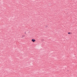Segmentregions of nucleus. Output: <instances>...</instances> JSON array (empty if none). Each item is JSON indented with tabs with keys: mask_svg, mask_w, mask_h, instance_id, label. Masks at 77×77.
I'll return each mask as SVG.
<instances>
[{
	"mask_svg": "<svg viewBox=\"0 0 77 77\" xmlns=\"http://www.w3.org/2000/svg\"><path fill=\"white\" fill-rule=\"evenodd\" d=\"M68 34L69 35H71L72 34V33L69 32L68 33Z\"/></svg>",
	"mask_w": 77,
	"mask_h": 77,
	"instance_id": "obj_2",
	"label": "nucleus"
},
{
	"mask_svg": "<svg viewBox=\"0 0 77 77\" xmlns=\"http://www.w3.org/2000/svg\"><path fill=\"white\" fill-rule=\"evenodd\" d=\"M32 42H35V41H36V40H35V39H32Z\"/></svg>",
	"mask_w": 77,
	"mask_h": 77,
	"instance_id": "obj_1",
	"label": "nucleus"
}]
</instances>
